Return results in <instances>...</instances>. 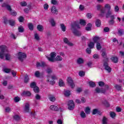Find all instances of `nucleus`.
<instances>
[{"label": "nucleus", "mask_w": 124, "mask_h": 124, "mask_svg": "<svg viewBox=\"0 0 124 124\" xmlns=\"http://www.w3.org/2000/svg\"><path fill=\"white\" fill-rule=\"evenodd\" d=\"M102 57L104 58V60H105V59H108V58H107V54L105 51L102 52Z\"/></svg>", "instance_id": "obj_43"}, {"label": "nucleus", "mask_w": 124, "mask_h": 124, "mask_svg": "<svg viewBox=\"0 0 124 124\" xmlns=\"http://www.w3.org/2000/svg\"><path fill=\"white\" fill-rule=\"evenodd\" d=\"M85 112L86 114H87V115H89V114H90V113H91V109L90 108H89V107L86 108L85 109Z\"/></svg>", "instance_id": "obj_39"}, {"label": "nucleus", "mask_w": 124, "mask_h": 124, "mask_svg": "<svg viewBox=\"0 0 124 124\" xmlns=\"http://www.w3.org/2000/svg\"><path fill=\"white\" fill-rule=\"evenodd\" d=\"M6 52H8V50L7 49V47L6 48V50H4L3 53L2 58H0L1 60H3L4 59V57H5L6 61H10L11 59V55L9 53H6Z\"/></svg>", "instance_id": "obj_3"}, {"label": "nucleus", "mask_w": 124, "mask_h": 124, "mask_svg": "<svg viewBox=\"0 0 124 124\" xmlns=\"http://www.w3.org/2000/svg\"><path fill=\"white\" fill-rule=\"evenodd\" d=\"M18 30L19 32H24V31H25V29H24V27H23V26H19Z\"/></svg>", "instance_id": "obj_40"}, {"label": "nucleus", "mask_w": 124, "mask_h": 124, "mask_svg": "<svg viewBox=\"0 0 124 124\" xmlns=\"http://www.w3.org/2000/svg\"><path fill=\"white\" fill-rule=\"evenodd\" d=\"M24 95H26V96H31V93L29 91H24L23 92Z\"/></svg>", "instance_id": "obj_30"}, {"label": "nucleus", "mask_w": 124, "mask_h": 124, "mask_svg": "<svg viewBox=\"0 0 124 124\" xmlns=\"http://www.w3.org/2000/svg\"><path fill=\"white\" fill-rule=\"evenodd\" d=\"M27 4H28L27 3V2L25 1H23L20 2V5H21V6H23V7L27 6Z\"/></svg>", "instance_id": "obj_54"}, {"label": "nucleus", "mask_w": 124, "mask_h": 124, "mask_svg": "<svg viewBox=\"0 0 124 124\" xmlns=\"http://www.w3.org/2000/svg\"><path fill=\"white\" fill-rule=\"evenodd\" d=\"M94 43H99L100 42V38L99 37L95 36L93 38Z\"/></svg>", "instance_id": "obj_15"}, {"label": "nucleus", "mask_w": 124, "mask_h": 124, "mask_svg": "<svg viewBox=\"0 0 124 124\" xmlns=\"http://www.w3.org/2000/svg\"><path fill=\"white\" fill-rule=\"evenodd\" d=\"M110 60H111L112 62H114V63H118V62H119V59H118V57L116 56L111 57Z\"/></svg>", "instance_id": "obj_19"}, {"label": "nucleus", "mask_w": 124, "mask_h": 124, "mask_svg": "<svg viewBox=\"0 0 124 124\" xmlns=\"http://www.w3.org/2000/svg\"><path fill=\"white\" fill-rule=\"evenodd\" d=\"M62 61V58L61 56H57V57L55 59V62H61Z\"/></svg>", "instance_id": "obj_24"}, {"label": "nucleus", "mask_w": 124, "mask_h": 124, "mask_svg": "<svg viewBox=\"0 0 124 124\" xmlns=\"http://www.w3.org/2000/svg\"><path fill=\"white\" fill-rule=\"evenodd\" d=\"M120 11V8H119V6L118 5H116L114 7V11L115 12H119Z\"/></svg>", "instance_id": "obj_57"}, {"label": "nucleus", "mask_w": 124, "mask_h": 124, "mask_svg": "<svg viewBox=\"0 0 124 124\" xmlns=\"http://www.w3.org/2000/svg\"><path fill=\"white\" fill-rule=\"evenodd\" d=\"M51 3L54 5L58 4V1L57 0H51Z\"/></svg>", "instance_id": "obj_58"}, {"label": "nucleus", "mask_w": 124, "mask_h": 124, "mask_svg": "<svg viewBox=\"0 0 124 124\" xmlns=\"http://www.w3.org/2000/svg\"><path fill=\"white\" fill-rule=\"evenodd\" d=\"M103 65L105 67V70H107V72L110 73V72H111V68L110 66H109L108 64V62H109V58H105L103 60Z\"/></svg>", "instance_id": "obj_2"}, {"label": "nucleus", "mask_w": 124, "mask_h": 124, "mask_svg": "<svg viewBox=\"0 0 124 124\" xmlns=\"http://www.w3.org/2000/svg\"><path fill=\"white\" fill-rule=\"evenodd\" d=\"M15 102H19L20 101V97H15L14 99Z\"/></svg>", "instance_id": "obj_59"}, {"label": "nucleus", "mask_w": 124, "mask_h": 124, "mask_svg": "<svg viewBox=\"0 0 124 124\" xmlns=\"http://www.w3.org/2000/svg\"><path fill=\"white\" fill-rule=\"evenodd\" d=\"M95 91L97 93H106V90L104 88H99L98 87L96 88Z\"/></svg>", "instance_id": "obj_11"}, {"label": "nucleus", "mask_w": 124, "mask_h": 124, "mask_svg": "<svg viewBox=\"0 0 124 124\" xmlns=\"http://www.w3.org/2000/svg\"><path fill=\"white\" fill-rule=\"evenodd\" d=\"M29 81H30V78L28 75H26L24 77V83L25 84H28V83H29Z\"/></svg>", "instance_id": "obj_23"}, {"label": "nucleus", "mask_w": 124, "mask_h": 124, "mask_svg": "<svg viewBox=\"0 0 124 124\" xmlns=\"http://www.w3.org/2000/svg\"><path fill=\"white\" fill-rule=\"evenodd\" d=\"M104 31L105 32H108V31H110V29L108 27H105L104 29Z\"/></svg>", "instance_id": "obj_60"}, {"label": "nucleus", "mask_w": 124, "mask_h": 124, "mask_svg": "<svg viewBox=\"0 0 124 124\" xmlns=\"http://www.w3.org/2000/svg\"><path fill=\"white\" fill-rule=\"evenodd\" d=\"M68 109L69 110H73L75 108V105L74 104V102L72 100H70L68 102Z\"/></svg>", "instance_id": "obj_7"}, {"label": "nucleus", "mask_w": 124, "mask_h": 124, "mask_svg": "<svg viewBox=\"0 0 124 124\" xmlns=\"http://www.w3.org/2000/svg\"><path fill=\"white\" fill-rule=\"evenodd\" d=\"M103 104L106 106V107H110V104L107 100H105L103 102Z\"/></svg>", "instance_id": "obj_29"}, {"label": "nucleus", "mask_w": 124, "mask_h": 124, "mask_svg": "<svg viewBox=\"0 0 124 124\" xmlns=\"http://www.w3.org/2000/svg\"><path fill=\"white\" fill-rule=\"evenodd\" d=\"M49 22H50L52 27H55V26H56V22H55L54 18H51L49 20Z\"/></svg>", "instance_id": "obj_28"}, {"label": "nucleus", "mask_w": 124, "mask_h": 124, "mask_svg": "<svg viewBox=\"0 0 124 124\" xmlns=\"http://www.w3.org/2000/svg\"><path fill=\"white\" fill-rule=\"evenodd\" d=\"M63 40L64 43L67 44L68 46H73L74 45L73 44L70 42L69 41H68V39H67V38H65V37L64 38Z\"/></svg>", "instance_id": "obj_14"}, {"label": "nucleus", "mask_w": 124, "mask_h": 124, "mask_svg": "<svg viewBox=\"0 0 124 124\" xmlns=\"http://www.w3.org/2000/svg\"><path fill=\"white\" fill-rule=\"evenodd\" d=\"M65 96H69L70 95V91L69 90H65L64 92Z\"/></svg>", "instance_id": "obj_33"}, {"label": "nucleus", "mask_w": 124, "mask_h": 124, "mask_svg": "<svg viewBox=\"0 0 124 124\" xmlns=\"http://www.w3.org/2000/svg\"><path fill=\"white\" fill-rule=\"evenodd\" d=\"M88 46L90 49H93V47H94V43L93 42H90L89 44H88Z\"/></svg>", "instance_id": "obj_45"}, {"label": "nucleus", "mask_w": 124, "mask_h": 124, "mask_svg": "<svg viewBox=\"0 0 124 124\" xmlns=\"http://www.w3.org/2000/svg\"><path fill=\"white\" fill-rule=\"evenodd\" d=\"M89 85L92 88H94V87H95V83L94 82L90 81L89 82Z\"/></svg>", "instance_id": "obj_50"}, {"label": "nucleus", "mask_w": 124, "mask_h": 124, "mask_svg": "<svg viewBox=\"0 0 124 124\" xmlns=\"http://www.w3.org/2000/svg\"><path fill=\"white\" fill-rule=\"evenodd\" d=\"M78 75L80 76V77H84V76H85V72L80 71L78 73Z\"/></svg>", "instance_id": "obj_52"}, {"label": "nucleus", "mask_w": 124, "mask_h": 124, "mask_svg": "<svg viewBox=\"0 0 124 124\" xmlns=\"http://www.w3.org/2000/svg\"><path fill=\"white\" fill-rule=\"evenodd\" d=\"M67 81L68 84L70 85L72 89H73V88L75 87V84H74V82H73V80L72 79V78H71V77L68 78Z\"/></svg>", "instance_id": "obj_12"}, {"label": "nucleus", "mask_w": 124, "mask_h": 124, "mask_svg": "<svg viewBox=\"0 0 124 124\" xmlns=\"http://www.w3.org/2000/svg\"><path fill=\"white\" fill-rule=\"evenodd\" d=\"M79 24L81 26H86V21H85L83 19H80L79 21Z\"/></svg>", "instance_id": "obj_41"}, {"label": "nucleus", "mask_w": 124, "mask_h": 124, "mask_svg": "<svg viewBox=\"0 0 124 124\" xmlns=\"http://www.w3.org/2000/svg\"><path fill=\"white\" fill-rule=\"evenodd\" d=\"M37 29L39 31H44V27L41 25H38L37 27Z\"/></svg>", "instance_id": "obj_21"}, {"label": "nucleus", "mask_w": 124, "mask_h": 124, "mask_svg": "<svg viewBox=\"0 0 124 124\" xmlns=\"http://www.w3.org/2000/svg\"><path fill=\"white\" fill-rule=\"evenodd\" d=\"M107 18H110V20H109L108 23L109 25H114L115 24V16L110 15L109 16H108V17H106Z\"/></svg>", "instance_id": "obj_10"}, {"label": "nucleus", "mask_w": 124, "mask_h": 124, "mask_svg": "<svg viewBox=\"0 0 124 124\" xmlns=\"http://www.w3.org/2000/svg\"><path fill=\"white\" fill-rule=\"evenodd\" d=\"M80 116L82 119H85L86 118V113L84 112V111H82L80 112Z\"/></svg>", "instance_id": "obj_44"}, {"label": "nucleus", "mask_w": 124, "mask_h": 124, "mask_svg": "<svg viewBox=\"0 0 124 124\" xmlns=\"http://www.w3.org/2000/svg\"><path fill=\"white\" fill-rule=\"evenodd\" d=\"M60 26L62 31H66V27H65V25H64V24H61Z\"/></svg>", "instance_id": "obj_32"}, {"label": "nucleus", "mask_w": 124, "mask_h": 124, "mask_svg": "<svg viewBox=\"0 0 124 124\" xmlns=\"http://www.w3.org/2000/svg\"><path fill=\"white\" fill-rule=\"evenodd\" d=\"M124 29L118 30V35H119V36H122V35L124 34Z\"/></svg>", "instance_id": "obj_34"}, {"label": "nucleus", "mask_w": 124, "mask_h": 124, "mask_svg": "<svg viewBox=\"0 0 124 124\" xmlns=\"http://www.w3.org/2000/svg\"><path fill=\"white\" fill-rule=\"evenodd\" d=\"M27 58V55L23 52H19L18 53V60L20 61V62H23L24 59H26Z\"/></svg>", "instance_id": "obj_9"}, {"label": "nucleus", "mask_w": 124, "mask_h": 124, "mask_svg": "<svg viewBox=\"0 0 124 124\" xmlns=\"http://www.w3.org/2000/svg\"><path fill=\"white\" fill-rule=\"evenodd\" d=\"M96 48H97V50H100V49H101L102 47L100 43H97L96 44Z\"/></svg>", "instance_id": "obj_53"}, {"label": "nucleus", "mask_w": 124, "mask_h": 124, "mask_svg": "<svg viewBox=\"0 0 124 124\" xmlns=\"http://www.w3.org/2000/svg\"><path fill=\"white\" fill-rule=\"evenodd\" d=\"M45 66H47V64L45 62H41V67H45Z\"/></svg>", "instance_id": "obj_61"}, {"label": "nucleus", "mask_w": 124, "mask_h": 124, "mask_svg": "<svg viewBox=\"0 0 124 124\" xmlns=\"http://www.w3.org/2000/svg\"><path fill=\"white\" fill-rule=\"evenodd\" d=\"M7 47L4 45H2L0 46V59H2L3 58V51H6V48Z\"/></svg>", "instance_id": "obj_8"}, {"label": "nucleus", "mask_w": 124, "mask_h": 124, "mask_svg": "<svg viewBox=\"0 0 124 124\" xmlns=\"http://www.w3.org/2000/svg\"><path fill=\"white\" fill-rule=\"evenodd\" d=\"M50 110L52 111H59V108L55 105H51L49 107Z\"/></svg>", "instance_id": "obj_17"}, {"label": "nucleus", "mask_w": 124, "mask_h": 124, "mask_svg": "<svg viewBox=\"0 0 124 124\" xmlns=\"http://www.w3.org/2000/svg\"><path fill=\"white\" fill-rule=\"evenodd\" d=\"M122 85L121 84L120 85L116 84L114 87L115 89L117 90V91H122Z\"/></svg>", "instance_id": "obj_25"}, {"label": "nucleus", "mask_w": 124, "mask_h": 124, "mask_svg": "<svg viewBox=\"0 0 124 124\" xmlns=\"http://www.w3.org/2000/svg\"><path fill=\"white\" fill-rule=\"evenodd\" d=\"M36 83L35 82H32L30 84V87L31 89H34L36 87Z\"/></svg>", "instance_id": "obj_37"}, {"label": "nucleus", "mask_w": 124, "mask_h": 124, "mask_svg": "<svg viewBox=\"0 0 124 124\" xmlns=\"http://www.w3.org/2000/svg\"><path fill=\"white\" fill-rule=\"evenodd\" d=\"M34 76L37 78H39L41 76L40 72L38 71H36L34 73Z\"/></svg>", "instance_id": "obj_36"}, {"label": "nucleus", "mask_w": 124, "mask_h": 124, "mask_svg": "<svg viewBox=\"0 0 124 124\" xmlns=\"http://www.w3.org/2000/svg\"><path fill=\"white\" fill-rule=\"evenodd\" d=\"M71 28L73 30V33L76 36H81L82 33L81 31L77 30V29H80V25H79V22L78 21H75L71 25Z\"/></svg>", "instance_id": "obj_1"}, {"label": "nucleus", "mask_w": 124, "mask_h": 124, "mask_svg": "<svg viewBox=\"0 0 124 124\" xmlns=\"http://www.w3.org/2000/svg\"><path fill=\"white\" fill-rule=\"evenodd\" d=\"M105 8L108 9L107 12L106 14V17L108 18L110 15H112V14H113V12L111 11V5L109 4H107L105 5Z\"/></svg>", "instance_id": "obj_4"}, {"label": "nucleus", "mask_w": 124, "mask_h": 124, "mask_svg": "<svg viewBox=\"0 0 124 124\" xmlns=\"http://www.w3.org/2000/svg\"><path fill=\"white\" fill-rule=\"evenodd\" d=\"M35 99L37 100H40V99H41V96H40L39 94H37L35 96Z\"/></svg>", "instance_id": "obj_62"}, {"label": "nucleus", "mask_w": 124, "mask_h": 124, "mask_svg": "<svg viewBox=\"0 0 124 124\" xmlns=\"http://www.w3.org/2000/svg\"><path fill=\"white\" fill-rule=\"evenodd\" d=\"M97 10H100V16H102V17H104V15L105 14V12H106V9L105 8H101V5H97Z\"/></svg>", "instance_id": "obj_6"}, {"label": "nucleus", "mask_w": 124, "mask_h": 124, "mask_svg": "<svg viewBox=\"0 0 124 124\" xmlns=\"http://www.w3.org/2000/svg\"><path fill=\"white\" fill-rule=\"evenodd\" d=\"M3 23L5 25H7L9 23V20H8L7 18L5 16L3 17Z\"/></svg>", "instance_id": "obj_31"}, {"label": "nucleus", "mask_w": 124, "mask_h": 124, "mask_svg": "<svg viewBox=\"0 0 124 124\" xmlns=\"http://www.w3.org/2000/svg\"><path fill=\"white\" fill-rule=\"evenodd\" d=\"M30 104L29 103H26L25 104V107L24 108V110L27 113H28V112H29L30 111Z\"/></svg>", "instance_id": "obj_16"}, {"label": "nucleus", "mask_w": 124, "mask_h": 124, "mask_svg": "<svg viewBox=\"0 0 124 124\" xmlns=\"http://www.w3.org/2000/svg\"><path fill=\"white\" fill-rule=\"evenodd\" d=\"M51 11L53 14H58V10H57V8L55 6L52 7Z\"/></svg>", "instance_id": "obj_18"}, {"label": "nucleus", "mask_w": 124, "mask_h": 124, "mask_svg": "<svg viewBox=\"0 0 124 124\" xmlns=\"http://www.w3.org/2000/svg\"><path fill=\"white\" fill-rule=\"evenodd\" d=\"M110 116L112 119H115V117H116V113L114 112L111 111L110 112Z\"/></svg>", "instance_id": "obj_48"}, {"label": "nucleus", "mask_w": 124, "mask_h": 124, "mask_svg": "<svg viewBox=\"0 0 124 124\" xmlns=\"http://www.w3.org/2000/svg\"><path fill=\"white\" fill-rule=\"evenodd\" d=\"M95 25L96 27H99L101 25V21L99 19H97L95 22Z\"/></svg>", "instance_id": "obj_26"}, {"label": "nucleus", "mask_w": 124, "mask_h": 124, "mask_svg": "<svg viewBox=\"0 0 124 124\" xmlns=\"http://www.w3.org/2000/svg\"><path fill=\"white\" fill-rule=\"evenodd\" d=\"M14 120H15V121H19L20 119V116L18 115H15L13 117Z\"/></svg>", "instance_id": "obj_47"}, {"label": "nucleus", "mask_w": 124, "mask_h": 124, "mask_svg": "<svg viewBox=\"0 0 124 124\" xmlns=\"http://www.w3.org/2000/svg\"><path fill=\"white\" fill-rule=\"evenodd\" d=\"M9 24L12 27H14V26H15V24H16V22H15V20L13 19H10V20H9Z\"/></svg>", "instance_id": "obj_22"}, {"label": "nucleus", "mask_w": 124, "mask_h": 124, "mask_svg": "<svg viewBox=\"0 0 124 124\" xmlns=\"http://www.w3.org/2000/svg\"><path fill=\"white\" fill-rule=\"evenodd\" d=\"M48 98L49 100H50V101H52V102H55V101H56V98L53 95L49 94L48 95Z\"/></svg>", "instance_id": "obj_20"}, {"label": "nucleus", "mask_w": 124, "mask_h": 124, "mask_svg": "<svg viewBox=\"0 0 124 124\" xmlns=\"http://www.w3.org/2000/svg\"><path fill=\"white\" fill-rule=\"evenodd\" d=\"M77 63L78 64H82V63H84V60L81 58H79L77 60Z\"/></svg>", "instance_id": "obj_27"}, {"label": "nucleus", "mask_w": 124, "mask_h": 124, "mask_svg": "<svg viewBox=\"0 0 124 124\" xmlns=\"http://www.w3.org/2000/svg\"><path fill=\"white\" fill-rule=\"evenodd\" d=\"M33 90L36 93H39V88L37 86L34 87Z\"/></svg>", "instance_id": "obj_38"}, {"label": "nucleus", "mask_w": 124, "mask_h": 124, "mask_svg": "<svg viewBox=\"0 0 124 124\" xmlns=\"http://www.w3.org/2000/svg\"><path fill=\"white\" fill-rule=\"evenodd\" d=\"M102 123L103 124H107V118L106 117L104 116L103 120H102Z\"/></svg>", "instance_id": "obj_46"}, {"label": "nucleus", "mask_w": 124, "mask_h": 124, "mask_svg": "<svg viewBox=\"0 0 124 124\" xmlns=\"http://www.w3.org/2000/svg\"><path fill=\"white\" fill-rule=\"evenodd\" d=\"M50 56V57L46 56L47 60L49 61V62H55V58H56V56H57L56 52H51Z\"/></svg>", "instance_id": "obj_5"}, {"label": "nucleus", "mask_w": 124, "mask_h": 124, "mask_svg": "<svg viewBox=\"0 0 124 124\" xmlns=\"http://www.w3.org/2000/svg\"><path fill=\"white\" fill-rule=\"evenodd\" d=\"M4 72H5V73H9L10 71H11V69H8V68H5L3 69Z\"/></svg>", "instance_id": "obj_55"}, {"label": "nucleus", "mask_w": 124, "mask_h": 124, "mask_svg": "<svg viewBox=\"0 0 124 124\" xmlns=\"http://www.w3.org/2000/svg\"><path fill=\"white\" fill-rule=\"evenodd\" d=\"M18 20L20 23L24 22V17L23 16H20L18 18Z\"/></svg>", "instance_id": "obj_64"}, {"label": "nucleus", "mask_w": 124, "mask_h": 124, "mask_svg": "<svg viewBox=\"0 0 124 124\" xmlns=\"http://www.w3.org/2000/svg\"><path fill=\"white\" fill-rule=\"evenodd\" d=\"M44 8L45 10H47V9L49 8V5H48V4H45L44 5Z\"/></svg>", "instance_id": "obj_63"}, {"label": "nucleus", "mask_w": 124, "mask_h": 124, "mask_svg": "<svg viewBox=\"0 0 124 124\" xmlns=\"http://www.w3.org/2000/svg\"><path fill=\"white\" fill-rule=\"evenodd\" d=\"M98 85L99 87H103L105 85V83L103 81H99L98 82Z\"/></svg>", "instance_id": "obj_56"}, {"label": "nucleus", "mask_w": 124, "mask_h": 124, "mask_svg": "<svg viewBox=\"0 0 124 124\" xmlns=\"http://www.w3.org/2000/svg\"><path fill=\"white\" fill-rule=\"evenodd\" d=\"M2 7H5L7 8V10L9 11L10 12H11L12 11V9L11 8V6L10 5H8L6 3H4L2 5Z\"/></svg>", "instance_id": "obj_13"}, {"label": "nucleus", "mask_w": 124, "mask_h": 124, "mask_svg": "<svg viewBox=\"0 0 124 124\" xmlns=\"http://www.w3.org/2000/svg\"><path fill=\"white\" fill-rule=\"evenodd\" d=\"M98 112H99L98 109L97 108H95L93 110L92 114L93 115H95L97 114Z\"/></svg>", "instance_id": "obj_49"}, {"label": "nucleus", "mask_w": 124, "mask_h": 124, "mask_svg": "<svg viewBox=\"0 0 124 124\" xmlns=\"http://www.w3.org/2000/svg\"><path fill=\"white\" fill-rule=\"evenodd\" d=\"M10 12L12 16H17V13L16 12V11L12 10V11Z\"/></svg>", "instance_id": "obj_51"}, {"label": "nucleus", "mask_w": 124, "mask_h": 124, "mask_svg": "<svg viewBox=\"0 0 124 124\" xmlns=\"http://www.w3.org/2000/svg\"><path fill=\"white\" fill-rule=\"evenodd\" d=\"M59 85L60 87H62L63 86H64V82H63V80L60 79Z\"/></svg>", "instance_id": "obj_42"}, {"label": "nucleus", "mask_w": 124, "mask_h": 124, "mask_svg": "<svg viewBox=\"0 0 124 124\" xmlns=\"http://www.w3.org/2000/svg\"><path fill=\"white\" fill-rule=\"evenodd\" d=\"M28 28L30 31H33V25H32V23H29L28 24Z\"/></svg>", "instance_id": "obj_35"}]
</instances>
